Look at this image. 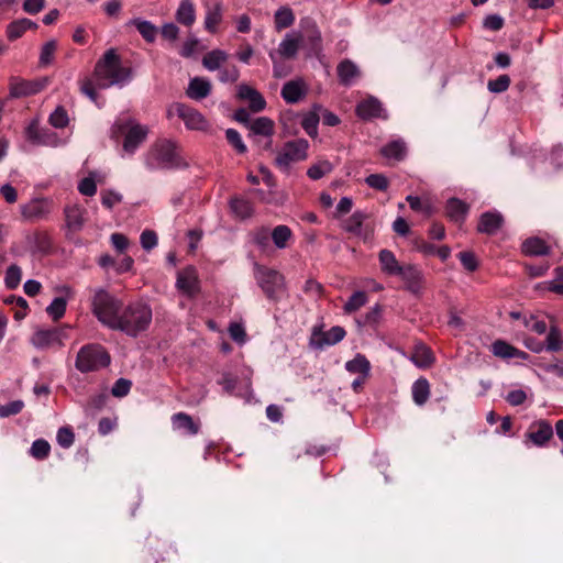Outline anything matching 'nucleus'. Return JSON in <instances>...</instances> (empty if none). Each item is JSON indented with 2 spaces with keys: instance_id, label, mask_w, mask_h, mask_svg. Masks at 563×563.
<instances>
[{
  "instance_id": "nucleus-1",
  "label": "nucleus",
  "mask_w": 563,
  "mask_h": 563,
  "mask_svg": "<svg viewBox=\"0 0 563 563\" xmlns=\"http://www.w3.org/2000/svg\"><path fill=\"white\" fill-rule=\"evenodd\" d=\"M92 312L107 328L136 338L146 331L152 322L153 312L148 303L133 301L123 306L122 301L104 289L96 290L92 298Z\"/></svg>"
},
{
  "instance_id": "nucleus-2",
  "label": "nucleus",
  "mask_w": 563,
  "mask_h": 563,
  "mask_svg": "<svg viewBox=\"0 0 563 563\" xmlns=\"http://www.w3.org/2000/svg\"><path fill=\"white\" fill-rule=\"evenodd\" d=\"M93 77L99 88L122 85L131 79V69L123 67L115 49H108L100 58L93 70Z\"/></svg>"
},
{
  "instance_id": "nucleus-3",
  "label": "nucleus",
  "mask_w": 563,
  "mask_h": 563,
  "mask_svg": "<svg viewBox=\"0 0 563 563\" xmlns=\"http://www.w3.org/2000/svg\"><path fill=\"white\" fill-rule=\"evenodd\" d=\"M254 278L266 298L271 301H279L286 294V282L282 273L274 268L254 263Z\"/></svg>"
},
{
  "instance_id": "nucleus-4",
  "label": "nucleus",
  "mask_w": 563,
  "mask_h": 563,
  "mask_svg": "<svg viewBox=\"0 0 563 563\" xmlns=\"http://www.w3.org/2000/svg\"><path fill=\"white\" fill-rule=\"evenodd\" d=\"M110 363L111 356L106 347L98 343H90L79 349L75 367L77 371L85 374L108 367Z\"/></svg>"
},
{
  "instance_id": "nucleus-5",
  "label": "nucleus",
  "mask_w": 563,
  "mask_h": 563,
  "mask_svg": "<svg viewBox=\"0 0 563 563\" xmlns=\"http://www.w3.org/2000/svg\"><path fill=\"white\" fill-rule=\"evenodd\" d=\"M145 164L150 169H174L183 166L175 145L169 141L156 143L147 153Z\"/></svg>"
},
{
  "instance_id": "nucleus-6",
  "label": "nucleus",
  "mask_w": 563,
  "mask_h": 563,
  "mask_svg": "<svg viewBox=\"0 0 563 563\" xmlns=\"http://www.w3.org/2000/svg\"><path fill=\"white\" fill-rule=\"evenodd\" d=\"M308 148L309 143L305 139L286 142L275 158L276 166L287 170L291 164L305 161L308 157Z\"/></svg>"
},
{
  "instance_id": "nucleus-7",
  "label": "nucleus",
  "mask_w": 563,
  "mask_h": 563,
  "mask_svg": "<svg viewBox=\"0 0 563 563\" xmlns=\"http://www.w3.org/2000/svg\"><path fill=\"white\" fill-rule=\"evenodd\" d=\"M114 128H117L119 132L126 131L123 148L130 154L135 152V150L146 140L148 134V128L137 123L133 119H128L126 122H117Z\"/></svg>"
},
{
  "instance_id": "nucleus-8",
  "label": "nucleus",
  "mask_w": 563,
  "mask_h": 563,
  "mask_svg": "<svg viewBox=\"0 0 563 563\" xmlns=\"http://www.w3.org/2000/svg\"><path fill=\"white\" fill-rule=\"evenodd\" d=\"M173 114L178 115L189 130L207 131L209 128L207 119L198 110L185 103L176 102L172 104L167 115L172 117Z\"/></svg>"
},
{
  "instance_id": "nucleus-9",
  "label": "nucleus",
  "mask_w": 563,
  "mask_h": 563,
  "mask_svg": "<svg viewBox=\"0 0 563 563\" xmlns=\"http://www.w3.org/2000/svg\"><path fill=\"white\" fill-rule=\"evenodd\" d=\"M48 85L47 77H41L33 80H26L20 77L9 79V92L11 98H23L36 95Z\"/></svg>"
},
{
  "instance_id": "nucleus-10",
  "label": "nucleus",
  "mask_w": 563,
  "mask_h": 563,
  "mask_svg": "<svg viewBox=\"0 0 563 563\" xmlns=\"http://www.w3.org/2000/svg\"><path fill=\"white\" fill-rule=\"evenodd\" d=\"M302 42L307 49L308 56L319 57L322 53V36L317 23L312 19L301 21Z\"/></svg>"
},
{
  "instance_id": "nucleus-11",
  "label": "nucleus",
  "mask_w": 563,
  "mask_h": 563,
  "mask_svg": "<svg viewBox=\"0 0 563 563\" xmlns=\"http://www.w3.org/2000/svg\"><path fill=\"white\" fill-rule=\"evenodd\" d=\"M53 201L48 198H34L20 206L21 216L25 221L37 222L48 217Z\"/></svg>"
},
{
  "instance_id": "nucleus-12",
  "label": "nucleus",
  "mask_w": 563,
  "mask_h": 563,
  "mask_svg": "<svg viewBox=\"0 0 563 563\" xmlns=\"http://www.w3.org/2000/svg\"><path fill=\"white\" fill-rule=\"evenodd\" d=\"M64 332L59 328L37 329L31 336V344L37 350L62 347Z\"/></svg>"
},
{
  "instance_id": "nucleus-13",
  "label": "nucleus",
  "mask_w": 563,
  "mask_h": 563,
  "mask_svg": "<svg viewBox=\"0 0 563 563\" xmlns=\"http://www.w3.org/2000/svg\"><path fill=\"white\" fill-rule=\"evenodd\" d=\"M525 437L533 445L544 446L553 437V428L549 421L540 419L530 424Z\"/></svg>"
},
{
  "instance_id": "nucleus-14",
  "label": "nucleus",
  "mask_w": 563,
  "mask_h": 563,
  "mask_svg": "<svg viewBox=\"0 0 563 563\" xmlns=\"http://www.w3.org/2000/svg\"><path fill=\"white\" fill-rule=\"evenodd\" d=\"M176 288L188 297H195L200 291L198 274L192 266L178 272Z\"/></svg>"
},
{
  "instance_id": "nucleus-15",
  "label": "nucleus",
  "mask_w": 563,
  "mask_h": 563,
  "mask_svg": "<svg viewBox=\"0 0 563 563\" xmlns=\"http://www.w3.org/2000/svg\"><path fill=\"white\" fill-rule=\"evenodd\" d=\"M203 8L206 10L205 29L214 34L223 19V4L220 0H203Z\"/></svg>"
},
{
  "instance_id": "nucleus-16",
  "label": "nucleus",
  "mask_w": 563,
  "mask_h": 563,
  "mask_svg": "<svg viewBox=\"0 0 563 563\" xmlns=\"http://www.w3.org/2000/svg\"><path fill=\"white\" fill-rule=\"evenodd\" d=\"M367 219L368 214L365 211L356 210L341 223V228L356 236L366 238L369 232L368 225L365 224Z\"/></svg>"
},
{
  "instance_id": "nucleus-17",
  "label": "nucleus",
  "mask_w": 563,
  "mask_h": 563,
  "mask_svg": "<svg viewBox=\"0 0 563 563\" xmlns=\"http://www.w3.org/2000/svg\"><path fill=\"white\" fill-rule=\"evenodd\" d=\"M345 334L344 328L340 325H334L328 331L314 329L312 333V344L318 349H322L325 345H334L341 342Z\"/></svg>"
},
{
  "instance_id": "nucleus-18",
  "label": "nucleus",
  "mask_w": 563,
  "mask_h": 563,
  "mask_svg": "<svg viewBox=\"0 0 563 563\" xmlns=\"http://www.w3.org/2000/svg\"><path fill=\"white\" fill-rule=\"evenodd\" d=\"M66 227L69 231L77 233L82 230L87 221V209L80 205L66 206L64 209Z\"/></svg>"
},
{
  "instance_id": "nucleus-19",
  "label": "nucleus",
  "mask_w": 563,
  "mask_h": 563,
  "mask_svg": "<svg viewBox=\"0 0 563 563\" xmlns=\"http://www.w3.org/2000/svg\"><path fill=\"white\" fill-rule=\"evenodd\" d=\"M302 36L298 32L287 33L283 41L279 43L276 53V57L279 56L284 59H294L299 51Z\"/></svg>"
},
{
  "instance_id": "nucleus-20",
  "label": "nucleus",
  "mask_w": 563,
  "mask_h": 563,
  "mask_svg": "<svg viewBox=\"0 0 563 563\" xmlns=\"http://www.w3.org/2000/svg\"><path fill=\"white\" fill-rule=\"evenodd\" d=\"M355 111H356L357 117H360L363 120H372V119H376V118H383V119L387 118L382 102L374 97H369V98L361 101L356 106Z\"/></svg>"
},
{
  "instance_id": "nucleus-21",
  "label": "nucleus",
  "mask_w": 563,
  "mask_h": 563,
  "mask_svg": "<svg viewBox=\"0 0 563 563\" xmlns=\"http://www.w3.org/2000/svg\"><path fill=\"white\" fill-rule=\"evenodd\" d=\"M504 224V217L497 211H486L478 220L477 231L488 235L496 234Z\"/></svg>"
},
{
  "instance_id": "nucleus-22",
  "label": "nucleus",
  "mask_w": 563,
  "mask_h": 563,
  "mask_svg": "<svg viewBox=\"0 0 563 563\" xmlns=\"http://www.w3.org/2000/svg\"><path fill=\"white\" fill-rule=\"evenodd\" d=\"M397 276L401 277V279L406 284V288L409 291L418 294L421 290L423 276L421 271L418 269L416 266H404Z\"/></svg>"
},
{
  "instance_id": "nucleus-23",
  "label": "nucleus",
  "mask_w": 563,
  "mask_h": 563,
  "mask_svg": "<svg viewBox=\"0 0 563 563\" xmlns=\"http://www.w3.org/2000/svg\"><path fill=\"white\" fill-rule=\"evenodd\" d=\"M307 89L303 80H290L284 84L282 88L283 99L290 104L297 103L306 96Z\"/></svg>"
},
{
  "instance_id": "nucleus-24",
  "label": "nucleus",
  "mask_w": 563,
  "mask_h": 563,
  "mask_svg": "<svg viewBox=\"0 0 563 563\" xmlns=\"http://www.w3.org/2000/svg\"><path fill=\"white\" fill-rule=\"evenodd\" d=\"M238 96L249 101V107L253 112H261L266 108L264 97L251 86L240 85Z\"/></svg>"
},
{
  "instance_id": "nucleus-25",
  "label": "nucleus",
  "mask_w": 563,
  "mask_h": 563,
  "mask_svg": "<svg viewBox=\"0 0 563 563\" xmlns=\"http://www.w3.org/2000/svg\"><path fill=\"white\" fill-rule=\"evenodd\" d=\"M251 132L254 135H262L267 137L265 143V148H269L272 146V135L274 134L275 123L272 119L267 117H260L250 123Z\"/></svg>"
},
{
  "instance_id": "nucleus-26",
  "label": "nucleus",
  "mask_w": 563,
  "mask_h": 563,
  "mask_svg": "<svg viewBox=\"0 0 563 563\" xmlns=\"http://www.w3.org/2000/svg\"><path fill=\"white\" fill-rule=\"evenodd\" d=\"M492 352L495 356L508 360V358H521L527 360L528 354L521 350H518L517 347L512 346L511 344L507 343L503 340H496L492 344Z\"/></svg>"
},
{
  "instance_id": "nucleus-27",
  "label": "nucleus",
  "mask_w": 563,
  "mask_h": 563,
  "mask_svg": "<svg viewBox=\"0 0 563 563\" xmlns=\"http://www.w3.org/2000/svg\"><path fill=\"white\" fill-rule=\"evenodd\" d=\"M211 92V84L202 77H195L189 81L186 90L187 96L192 100H201L207 98Z\"/></svg>"
},
{
  "instance_id": "nucleus-28",
  "label": "nucleus",
  "mask_w": 563,
  "mask_h": 563,
  "mask_svg": "<svg viewBox=\"0 0 563 563\" xmlns=\"http://www.w3.org/2000/svg\"><path fill=\"white\" fill-rule=\"evenodd\" d=\"M172 423L175 430L185 431V433L189 435H196L200 429L199 423L195 422L191 416L186 412L173 415Z\"/></svg>"
},
{
  "instance_id": "nucleus-29",
  "label": "nucleus",
  "mask_w": 563,
  "mask_h": 563,
  "mask_svg": "<svg viewBox=\"0 0 563 563\" xmlns=\"http://www.w3.org/2000/svg\"><path fill=\"white\" fill-rule=\"evenodd\" d=\"M378 260L382 272L390 276H397L404 267L399 264L395 254L386 249L379 252Z\"/></svg>"
},
{
  "instance_id": "nucleus-30",
  "label": "nucleus",
  "mask_w": 563,
  "mask_h": 563,
  "mask_svg": "<svg viewBox=\"0 0 563 563\" xmlns=\"http://www.w3.org/2000/svg\"><path fill=\"white\" fill-rule=\"evenodd\" d=\"M340 82L350 86L360 76L358 67L350 59H344L336 67Z\"/></svg>"
},
{
  "instance_id": "nucleus-31",
  "label": "nucleus",
  "mask_w": 563,
  "mask_h": 563,
  "mask_svg": "<svg viewBox=\"0 0 563 563\" xmlns=\"http://www.w3.org/2000/svg\"><path fill=\"white\" fill-rule=\"evenodd\" d=\"M30 29H37V24L30 19L23 18L12 21L7 26V37L10 41H15L20 38Z\"/></svg>"
},
{
  "instance_id": "nucleus-32",
  "label": "nucleus",
  "mask_w": 563,
  "mask_h": 563,
  "mask_svg": "<svg viewBox=\"0 0 563 563\" xmlns=\"http://www.w3.org/2000/svg\"><path fill=\"white\" fill-rule=\"evenodd\" d=\"M380 154L387 159L402 161L407 155V146L402 140H394L380 148Z\"/></svg>"
},
{
  "instance_id": "nucleus-33",
  "label": "nucleus",
  "mask_w": 563,
  "mask_h": 563,
  "mask_svg": "<svg viewBox=\"0 0 563 563\" xmlns=\"http://www.w3.org/2000/svg\"><path fill=\"white\" fill-rule=\"evenodd\" d=\"M176 21L191 26L196 21V9L191 0H181L175 14Z\"/></svg>"
},
{
  "instance_id": "nucleus-34",
  "label": "nucleus",
  "mask_w": 563,
  "mask_h": 563,
  "mask_svg": "<svg viewBox=\"0 0 563 563\" xmlns=\"http://www.w3.org/2000/svg\"><path fill=\"white\" fill-rule=\"evenodd\" d=\"M522 252L528 256H543L550 253V246L540 238H529L522 243Z\"/></svg>"
},
{
  "instance_id": "nucleus-35",
  "label": "nucleus",
  "mask_w": 563,
  "mask_h": 563,
  "mask_svg": "<svg viewBox=\"0 0 563 563\" xmlns=\"http://www.w3.org/2000/svg\"><path fill=\"white\" fill-rule=\"evenodd\" d=\"M230 210L240 220L249 219L254 213L252 203L243 198L234 197L229 202Z\"/></svg>"
},
{
  "instance_id": "nucleus-36",
  "label": "nucleus",
  "mask_w": 563,
  "mask_h": 563,
  "mask_svg": "<svg viewBox=\"0 0 563 563\" xmlns=\"http://www.w3.org/2000/svg\"><path fill=\"white\" fill-rule=\"evenodd\" d=\"M31 250L36 253L46 254L52 249V239L46 232L36 231L27 238Z\"/></svg>"
},
{
  "instance_id": "nucleus-37",
  "label": "nucleus",
  "mask_w": 563,
  "mask_h": 563,
  "mask_svg": "<svg viewBox=\"0 0 563 563\" xmlns=\"http://www.w3.org/2000/svg\"><path fill=\"white\" fill-rule=\"evenodd\" d=\"M412 400L417 406H423L430 397V384L427 378H418L411 387Z\"/></svg>"
},
{
  "instance_id": "nucleus-38",
  "label": "nucleus",
  "mask_w": 563,
  "mask_h": 563,
  "mask_svg": "<svg viewBox=\"0 0 563 563\" xmlns=\"http://www.w3.org/2000/svg\"><path fill=\"white\" fill-rule=\"evenodd\" d=\"M467 211L468 206L457 198H451L446 202V214L454 222H462Z\"/></svg>"
},
{
  "instance_id": "nucleus-39",
  "label": "nucleus",
  "mask_w": 563,
  "mask_h": 563,
  "mask_svg": "<svg viewBox=\"0 0 563 563\" xmlns=\"http://www.w3.org/2000/svg\"><path fill=\"white\" fill-rule=\"evenodd\" d=\"M228 57L227 52L219 48L212 49L202 57V65L210 71L218 70L227 62Z\"/></svg>"
},
{
  "instance_id": "nucleus-40",
  "label": "nucleus",
  "mask_w": 563,
  "mask_h": 563,
  "mask_svg": "<svg viewBox=\"0 0 563 563\" xmlns=\"http://www.w3.org/2000/svg\"><path fill=\"white\" fill-rule=\"evenodd\" d=\"M411 360L418 367L426 368L434 362V356L428 346L418 344L415 346Z\"/></svg>"
},
{
  "instance_id": "nucleus-41",
  "label": "nucleus",
  "mask_w": 563,
  "mask_h": 563,
  "mask_svg": "<svg viewBox=\"0 0 563 563\" xmlns=\"http://www.w3.org/2000/svg\"><path fill=\"white\" fill-rule=\"evenodd\" d=\"M271 239L277 249H286L288 242L292 239V232L289 227L279 224L271 232Z\"/></svg>"
},
{
  "instance_id": "nucleus-42",
  "label": "nucleus",
  "mask_w": 563,
  "mask_h": 563,
  "mask_svg": "<svg viewBox=\"0 0 563 563\" xmlns=\"http://www.w3.org/2000/svg\"><path fill=\"white\" fill-rule=\"evenodd\" d=\"M317 110H321V106H314V111L306 113L301 120L302 129L312 139L317 137L318 135V124L320 117Z\"/></svg>"
},
{
  "instance_id": "nucleus-43",
  "label": "nucleus",
  "mask_w": 563,
  "mask_h": 563,
  "mask_svg": "<svg viewBox=\"0 0 563 563\" xmlns=\"http://www.w3.org/2000/svg\"><path fill=\"white\" fill-rule=\"evenodd\" d=\"M345 369L350 373H357L367 377L369 375L371 364L364 355L357 354L353 360L345 363Z\"/></svg>"
},
{
  "instance_id": "nucleus-44",
  "label": "nucleus",
  "mask_w": 563,
  "mask_h": 563,
  "mask_svg": "<svg viewBox=\"0 0 563 563\" xmlns=\"http://www.w3.org/2000/svg\"><path fill=\"white\" fill-rule=\"evenodd\" d=\"M130 23L136 27L146 42L153 43L155 41L158 30L152 22L142 19H133Z\"/></svg>"
},
{
  "instance_id": "nucleus-45",
  "label": "nucleus",
  "mask_w": 563,
  "mask_h": 563,
  "mask_svg": "<svg viewBox=\"0 0 563 563\" xmlns=\"http://www.w3.org/2000/svg\"><path fill=\"white\" fill-rule=\"evenodd\" d=\"M275 29L282 31L291 26L295 22V15L290 8L280 7L274 15Z\"/></svg>"
},
{
  "instance_id": "nucleus-46",
  "label": "nucleus",
  "mask_w": 563,
  "mask_h": 563,
  "mask_svg": "<svg viewBox=\"0 0 563 563\" xmlns=\"http://www.w3.org/2000/svg\"><path fill=\"white\" fill-rule=\"evenodd\" d=\"M544 350L549 352H559L563 347L562 333L560 329L552 325L547 334Z\"/></svg>"
},
{
  "instance_id": "nucleus-47",
  "label": "nucleus",
  "mask_w": 563,
  "mask_h": 563,
  "mask_svg": "<svg viewBox=\"0 0 563 563\" xmlns=\"http://www.w3.org/2000/svg\"><path fill=\"white\" fill-rule=\"evenodd\" d=\"M367 302V295L365 291L358 290L352 294L347 301L343 306L345 313H352L357 311Z\"/></svg>"
},
{
  "instance_id": "nucleus-48",
  "label": "nucleus",
  "mask_w": 563,
  "mask_h": 563,
  "mask_svg": "<svg viewBox=\"0 0 563 563\" xmlns=\"http://www.w3.org/2000/svg\"><path fill=\"white\" fill-rule=\"evenodd\" d=\"M67 301L63 297L54 298L53 301L47 306L46 312L54 320L57 321L64 317L66 312Z\"/></svg>"
},
{
  "instance_id": "nucleus-49",
  "label": "nucleus",
  "mask_w": 563,
  "mask_h": 563,
  "mask_svg": "<svg viewBox=\"0 0 563 563\" xmlns=\"http://www.w3.org/2000/svg\"><path fill=\"white\" fill-rule=\"evenodd\" d=\"M22 278V271L21 267L16 264H12L7 268L5 276H4V284L8 289H15Z\"/></svg>"
},
{
  "instance_id": "nucleus-50",
  "label": "nucleus",
  "mask_w": 563,
  "mask_h": 563,
  "mask_svg": "<svg viewBox=\"0 0 563 563\" xmlns=\"http://www.w3.org/2000/svg\"><path fill=\"white\" fill-rule=\"evenodd\" d=\"M51 445L44 439L35 440L30 449V454L36 460H44L49 455Z\"/></svg>"
},
{
  "instance_id": "nucleus-51",
  "label": "nucleus",
  "mask_w": 563,
  "mask_h": 563,
  "mask_svg": "<svg viewBox=\"0 0 563 563\" xmlns=\"http://www.w3.org/2000/svg\"><path fill=\"white\" fill-rule=\"evenodd\" d=\"M332 170V165L328 161H322L317 164L311 165L308 170L307 175L309 178L313 180H318L322 178L324 175L329 174Z\"/></svg>"
},
{
  "instance_id": "nucleus-52",
  "label": "nucleus",
  "mask_w": 563,
  "mask_h": 563,
  "mask_svg": "<svg viewBox=\"0 0 563 563\" xmlns=\"http://www.w3.org/2000/svg\"><path fill=\"white\" fill-rule=\"evenodd\" d=\"M511 79L508 75H500L496 79H490L487 89L493 93H501L510 86Z\"/></svg>"
},
{
  "instance_id": "nucleus-53",
  "label": "nucleus",
  "mask_w": 563,
  "mask_h": 563,
  "mask_svg": "<svg viewBox=\"0 0 563 563\" xmlns=\"http://www.w3.org/2000/svg\"><path fill=\"white\" fill-rule=\"evenodd\" d=\"M56 47H57V44H56V41H54V40L46 42L42 46L41 54H40V65L41 66H47L53 62L54 55L56 52Z\"/></svg>"
},
{
  "instance_id": "nucleus-54",
  "label": "nucleus",
  "mask_w": 563,
  "mask_h": 563,
  "mask_svg": "<svg viewBox=\"0 0 563 563\" xmlns=\"http://www.w3.org/2000/svg\"><path fill=\"white\" fill-rule=\"evenodd\" d=\"M271 233L265 227L257 228L252 233V241L260 249L265 250L269 245Z\"/></svg>"
},
{
  "instance_id": "nucleus-55",
  "label": "nucleus",
  "mask_w": 563,
  "mask_h": 563,
  "mask_svg": "<svg viewBox=\"0 0 563 563\" xmlns=\"http://www.w3.org/2000/svg\"><path fill=\"white\" fill-rule=\"evenodd\" d=\"M365 183L376 190L385 191L388 189L389 180L383 174H371L365 178Z\"/></svg>"
},
{
  "instance_id": "nucleus-56",
  "label": "nucleus",
  "mask_w": 563,
  "mask_h": 563,
  "mask_svg": "<svg viewBox=\"0 0 563 563\" xmlns=\"http://www.w3.org/2000/svg\"><path fill=\"white\" fill-rule=\"evenodd\" d=\"M69 122L67 111L63 107H57L49 115V123L57 129L65 128Z\"/></svg>"
},
{
  "instance_id": "nucleus-57",
  "label": "nucleus",
  "mask_w": 563,
  "mask_h": 563,
  "mask_svg": "<svg viewBox=\"0 0 563 563\" xmlns=\"http://www.w3.org/2000/svg\"><path fill=\"white\" fill-rule=\"evenodd\" d=\"M56 440L58 444L64 448L68 449L74 444L75 441V434L70 427H62L57 431Z\"/></svg>"
},
{
  "instance_id": "nucleus-58",
  "label": "nucleus",
  "mask_w": 563,
  "mask_h": 563,
  "mask_svg": "<svg viewBox=\"0 0 563 563\" xmlns=\"http://www.w3.org/2000/svg\"><path fill=\"white\" fill-rule=\"evenodd\" d=\"M24 402L22 400H13L4 405H0V417L8 418L15 416L22 411Z\"/></svg>"
},
{
  "instance_id": "nucleus-59",
  "label": "nucleus",
  "mask_w": 563,
  "mask_h": 563,
  "mask_svg": "<svg viewBox=\"0 0 563 563\" xmlns=\"http://www.w3.org/2000/svg\"><path fill=\"white\" fill-rule=\"evenodd\" d=\"M225 137L239 154H244L246 152V146L243 143L242 137L236 130L228 129L225 131Z\"/></svg>"
},
{
  "instance_id": "nucleus-60",
  "label": "nucleus",
  "mask_w": 563,
  "mask_h": 563,
  "mask_svg": "<svg viewBox=\"0 0 563 563\" xmlns=\"http://www.w3.org/2000/svg\"><path fill=\"white\" fill-rule=\"evenodd\" d=\"M548 289L554 294L563 295V266L554 269V278L548 283Z\"/></svg>"
},
{
  "instance_id": "nucleus-61",
  "label": "nucleus",
  "mask_w": 563,
  "mask_h": 563,
  "mask_svg": "<svg viewBox=\"0 0 563 563\" xmlns=\"http://www.w3.org/2000/svg\"><path fill=\"white\" fill-rule=\"evenodd\" d=\"M131 386H132L131 380H129L126 378H119L113 384V386L111 388V394L118 398L124 397L130 393Z\"/></svg>"
},
{
  "instance_id": "nucleus-62",
  "label": "nucleus",
  "mask_w": 563,
  "mask_h": 563,
  "mask_svg": "<svg viewBox=\"0 0 563 563\" xmlns=\"http://www.w3.org/2000/svg\"><path fill=\"white\" fill-rule=\"evenodd\" d=\"M457 256L466 271L474 272L477 269L478 262L473 252H461Z\"/></svg>"
},
{
  "instance_id": "nucleus-63",
  "label": "nucleus",
  "mask_w": 563,
  "mask_h": 563,
  "mask_svg": "<svg viewBox=\"0 0 563 563\" xmlns=\"http://www.w3.org/2000/svg\"><path fill=\"white\" fill-rule=\"evenodd\" d=\"M140 242L145 251H151L157 245V234L152 230H145L141 233Z\"/></svg>"
},
{
  "instance_id": "nucleus-64",
  "label": "nucleus",
  "mask_w": 563,
  "mask_h": 563,
  "mask_svg": "<svg viewBox=\"0 0 563 563\" xmlns=\"http://www.w3.org/2000/svg\"><path fill=\"white\" fill-rule=\"evenodd\" d=\"M78 191L84 196H88V197L95 196L97 192V185H96L95 179L91 176L84 178L78 184Z\"/></svg>"
}]
</instances>
